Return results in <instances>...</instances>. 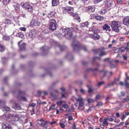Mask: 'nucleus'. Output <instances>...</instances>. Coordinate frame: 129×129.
I'll use <instances>...</instances> for the list:
<instances>
[{
	"label": "nucleus",
	"mask_w": 129,
	"mask_h": 129,
	"mask_svg": "<svg viewBox=\"0 0 129 129\" xmlns=\"http://www.w3.org/2000/svg\"><path fill=\"white\" fill-rule=\"evenodd\" d=\"M46 47L45 46H44L41 48V50L42 51H44L46 50Z\"/></svg>",
	"instance_id": "obj_44"
},
{
	"label": "nucleus",
	"mask_w": 129,
	"mask_h": 129,
	"mask_svg": "<svg viewBox=\"0 0 129 129\" xmlns=\"http://www.w3.org/2000/svg\"><path fill=\"white\" fill-rule=\"evenodd\" d=\"M103 104V103L102 102H99L98 103L97 105L98 106H101Z\"/></svg>",
	"instance_id": "obj_50"
},
{
	"label": "nucleus",
	"mask_w": 129,
	"mask_h": 129,
	"mask_svg": "<svg viewBox=\"0 0 129 129\" xmlns=\"http://www.w3.org/2000/svg\"><path fill=\"white\" fill-rule=\"evenodd\" d=\"M95 8L92 6H90L85 8V11L87 12H93L95 10Z\"/></svg>",
	"instance_id": "obj_13"
},
{
	"label": "nucleus",
	"mask_w": 129,
	"mask_h": 129,
	"mask_svg": "<svg viewBox=\"0 0 129 129\" xmlns=\"http://www.w3.org/2000/svg\"><path fill=\"white\" fill-rule=\"evenodd\" d=\"M60 125L61 127L62 128H64L65 126L64 123H61Z\"/></svg>",
	"instance_id": "obj_51"
},
{
	"label": "nucleus",
	"mask_w": 129,
	"mask_h": 129,
	"mask_svg": "<svg viewBox=\"0 0 129 129\" xmlns=\"http://www.w3.org/2000/svg\"><path fill=\"white\" fill-rule=\"evenodd\" d=\"M115 81H114L110 83H109L107 85L105 86V88H107L108 87H110L112 86L115 82Z\"/></svg>",
	"instance_id": "obj_22"
},
{
	"label": "nucleus",
	"mask_w": 129,
	"mask_h": 129,
	"mask_svg": "<svg viewBox=\"0 0 129 129\" xmlns=\"http://www.w3.org/2000/svg\"><path fill=\"white\" fill-rule=\"evenodd\" d=\"M129 101V98H124L121 101L122 103H123Z\"/></svg>",
	"instance_id": "obj_33"
},
{
	"label": "nucleus",
	"mask_w": 129,
	"mask_h": 129,
	"mask_svg": "<svg viewBox=\"0 0 129 129\" xmlns=\"http://www.w3.org/2000/svg\"><path fill=\"white\" fill-rule=\"evenodd\" d=\"M68 7H62V9L63 13H65L67 12H68Z\"/></svg>",
	"instance_id": "obj_24"
},
{
	"label": "nucleus",
	"mask_w": 129,
	"mask_h": 129,
	"mask_svg": "<svg viewBox=\"0 0 129 129\" xmlns=\"http://www.w3.org/2000/svg\"><path fill=\"white\" fill-rule=\"evenodd\" d=\"M19 100H23L24 101H26V99L24 97H21L20 99L19 98Z\"/></svg>",
	"instance_id": "obj_38"
},
{
	"label": "nucleus",
	"mask_w": 129,
	"mask_h": 129,
	"mask_svg": "<svg viewBox=\"0 0 129 129\" xmlns=\"http://www.w3.org/2000/svg\"><path fill=\"white\" fill-rule=\"evenodd\" d=\"M101 72H103L104 74V77L105 76V75L107 73V71H104V70H102L101 71Z\"/></svg>",
	"instance_id": "obj_55"
},
{
	"label": "nucleus",
	"mask_w": 129,
	"mask_h": 129,
	"mask_svg": "<svg viewBox=\"0 0 129 129\" xmlns=\"http://www.w3.org/2000/svg\"><path fill=\"white\" fill-rule=\"evenodd\" d=\"M108 118H106L104 119L103 123L104 124H105L106 125H108V123L107 121L108 120Z\"/></svg>",
	"instance_id": "obj_26"
},
{
	"label": "nucleus",
	"mask_w": 129,
	"mask_h": 129,
	"mask_svg": "<svg viewBox=\"0 0 129 129\" xmlns=\"http://www.w3.org/2000/svg\"><path fill=\"white\" fill-rule=\"evenodd\" d=\"M5 101L4 100H0V108H1L2 106L4 105L5 103Z\"/></svg>",
	"instance_id": "obj_29"
},
{
	"label": "nucleus",
	"mask_w": 129,
	"mask_h": 129,
	"mask_svg": "<svg viewBox=\"0 0 129 129\" xmlns=\"http://www.w3.org/2000/svg\"><path fill=\"white\" fill-rule=\"evenodd\" d=\"M129 80V77L128 76L126 77V78L124 82H127V80Z\"/></svg>",
	"instance_id": "obj_57"
},
{
	"label": "nucleus",
	"mask_w": 129,
	"mask_h": 129,
	"mask_svg": "<svg viewBox=\"0 0 129 129\" xmlns=\"http://www.w3.org/2000/svg\"><path fill=\"white\" fill-rule=\"evenodd\" d=\"M21 5L22 8H25V10L28 12H32L33 10V7L30 5L28 2L21 3Z\"/></svg>",
	"instance_id": "obj_2"
},
{
	"label": "nucleus",
	"mask_w": 129,
	"mask_h": 129,
	"mask_svg": "<svg viewBox=\"0 0 129 129\" xmlns=\"http://www.w3.org/2000/svg\"><path fill=\"white\" fill-rule=\"evenodd\" d=\"M42 93V92L41 91L38 90L37 91V93L39 96H40Z\"/></svg>",
	"instance_id": "obj_56"
},
{
	"label": "nucleus",
	"mask_w": 129,
	"mask_h": 129,
	"mask_svg": "<svg viewBox=\"0 0 129 129\" xmlns=\"http://www.w3.org/2000/svg\"><path fill=\"white\" fill-rule=\"evenodd\" d=\"M104 48L103 47L102 49H100L93 50V51L95 54H97L99 53V55L101 57L103 56L106 55L107 53L106 52L103 51V49Z\"/></svg>",
	"instance_id": "obj_6"
},
{
	"label": "nucleus",
	"mask_w": 129,
	"mask_h": 129,
	"mask_svg": "<svg viewBox=\"0 0 129 129\" xmlns=\"http://www.w3.org/2000/svg\"><path fill=\"white\" fill-rule=\"evenodd\" d=\"M68 107V105L67 104H64L63 105V107L64 108H67Z\"/></svg>",
	"instance_id": "obj_59"
},
{
	"label": "nucleus",
	"mask_w": 129,
	"mask_h": 129,
	"mask_svg": "<svg viewBox=\"0 0 129 129\" xmlns=\"http://www.w3.org/2000/svg\"><path fill=\"white\" fill-rule=\"evenodd\" d=\"M18 35L19 37V38H22L24 37V35L21 32L19 33Z\"/></svg>",
	"instance_id": "obj_36"
},
{
	"label": "nucleus",
	"mask_w": 129,
	"mask_h": 129,
	"mask_svg": "<svg viewBox=\"0 0 129 129\" xmlns=\"http://www.w3.org/2000/svg\"><path fill=\"white\" fill-rule=\"evenodd\" d=\"M121 94L122 96H124L125 95V92L123 91H121Z\"/></svg>",
	"instance_id": "obj_60"
},
{
	"label": "nucleus",
	"mask_w": 129,
	"mask_h": 129,
	"mask_svg": "<svg viewBox=\"0 0 129 129\" xmlns=\"http://www.w3.org/2000/svg\"><path fill=\"white\" fill-rule=\"evenodd\" d=\"M5 49L4 47L0 44V51H3Z\"/></svg>",
	"instance_id": "obj_28"
},
{
	"label": "nucleus",
	"mask_w": 129,
	"mask_h": 129,
	"mask_svg": "<svg viewBox=\"0 0 129 129\" xmlns=\"http://www.w3.org/2000/svg\"><path fill=\"white\" fill-rule=\"evenodd\" d=\"M51 96L54 98L56 100L57 98V97L56 96V94L54 93L51 92Z\"/></svg>",
	"instance_id": "obj_30"
},
{
	"label": "nucleus",
	"mask_w": 129,
	"mask_h": 129,
	"mask_svg": "<svg viewBox=\"0 0 129 129\" xmlns=\"http://www.w3.org/2000/svg\"><path fill=\"white\" fill-rule=\"evenodd\" d=\"M72 46L74 49L76 51H78L80 49V47L78 41H75L73 42L72 44Z\"/></svg>",
	"instance_id": "obj_8"
},
{
	"label": "nucleus",
	"mask_w": 129,
	"mask_h": 129,
	"mask_svg": "<svg viewBox=\"0 0 129 129\" xmlns=\"http://www.w3.org/2000/svg\"><path fill=\"white\" fill-rule=\"evenodd\" d=\"M63 101H59L58 102H57L56 103L57 104L58 106H60L62 104Z\"/></svg>",
	"instance_id": "obj_39"
},
{
	"label": "nucleus",
	"mask_w": 129,
	"mask_h": 129,
	"mask_svg": "<svg viewBox=\"0 0 129 129\" xmlns=\"http://www.w3.org/2000/svg\"><path fill=\"white\" fill-rule=\"evenodd\" d=\"M123 23L124 25L129 26V17H126L123 19Z\"/></svg>",
	"instance_id": "obj_10"
},
{
	"label": "nucleus",
	"mask_w": 129,
	"mask_h": 129,
	"mask_svg": "<svg viewBox=\"0 0 129 129\" xmlns=\"http://www.w3.org/2000/svg\"><path fill=\"white\" fill-rule=\"evenodd\" d=\"M105 2L106 6L108 7H111L113 4L112 0H106Z\"/></svg>",
	"instance_id": "obj_12"
},
{
	"label": "nucleus",
	"mask_w": 129,
	"mask_h": 129,
	"mask_svg": "<svg viewBox=\"0 0 129 129\" xmlns=\"http://www.w3.org/2000/svg\"><path fill=\"white\" fill-rule=\"evenodd\" d=\"M80 92L83 93V94H84L85 92V91L83 89L81 88V89L80 90Z\"/></svg>",
	"instance_id": "obj_48"
},
{
	"label": "nucleus",
	"mask_w": 129,
	"mask_h": 129,
	"mask_svg": "<svg viewBox=\"0 0 129 129\" xmlns=\"http://www.w3.org/2000/svg\"><path fill=\"white\" fill-rule=\"evenodd\" d=\"M10 1V0H3L2 2L5 5L9 2Z\"/></svg>",
	"instance_id": "obj_37"
},
{
	"label": "nucleus",
	"mask_w": 129,
	"mask_h": 129,
	"mask_svg": "<svg viewBox=\"0 0 129 129\" xmlns=\"http://www.w3.org/2000/svg\"><path fill=\"white\" fill-rule=\"evenodd\" d=\"M20 30L24 31H25L26 30V28L24 27H21L20 28Z\"/></svg>",
	"instance_id": "obj_47"
},
{
	"label": "nucleus",
	"mask_w": 129,
	"mask_h": 129,
	"mask_svg": "<svg viewBox=\"0 0 129 129\" xmlns=\"http://www.w3.org/2000/svg\"><path fill=\"white\" fill-rule=\"evenodd\" d=\"M104 82H99L98 83V85L100 86L102 84H104Z\"/></svg>",
	"instance_id": "obj_49"
},
{
	"label": "nucleus",
	"mask_w": 129,
	"mask_h": 129,
	"mask_svg": "<svg viewBox=\"0 0 129 129\" xmlns=\"http://www.w3.org/2000/svg\"><path fill=\"white\" fill-rule=\"evenodd\" d=\"M123 58L124 60H127V57L125 55H124L123 56Z\"/></svg>",
	"instance_id": "obj_64"
},
{
	"label": "nucleus",
	"mask_w": 129,
	"mask_h": 129,
	"mask_svg": "<svg viewBox=\"0 0 129 129\" xmlns=\"http://www.w3.org/2000/svg\"><path fill=\"white\" fill-rule=\"evenodd\" d=\"M116 66V65L114 64L111 63L110 64V67L111 68H113L115 67Z\"/></svg>",
	"instance_id": "obj_46"
},
{
	"label": "nucleus",
	"mask_w": 129,
	"mask_h": 129,
	"mask_svg": "<svg viewBox=\"0 0 129 129\" xmlns=\"http://www.w3.org/2000/svg\"><path fill=\"white\" fill-rule=\"evenodd\" d=\"M126 116H125L124 114H123L122 116L121 117V119L122 120H123L126 117Z\"/></svg>",
	"instance_id": "obj_53"
},
{
	"label": "nucleus",
	"mask_w": 129,
	"mask_h": 129,
	"mask_svg": "<svg viewBox=\"0 0 129 129\" xmlns=\"http://www.w3.org/2000/svg\"><path fill=\"white\" fill-rule=\"evenodd\" d=\"M93 91L92 89L90 87H89L88 89V92L89 93H90Z\"/></svg>",
	"instance_id": "obj_52"
},
{
	"label": "nucleus",
	"mask_w": 129,
	"mask_h": 129,
	"mask_svg": "<svg viewBox=\"0 0 129 129\" xmlns=\"http://www.w3.org/2000/svg\"><path fill=\"white\" fill-rule=\"evenodd\" d=\"M20 49L22 50H24L25 49L26 44L25 43H22L19 46Z\"/></svg>",
	"instance_id": "obj_20"
},
{
	"label": "nucleus",
	"mask_w": 129,
	"mask_h": 129,
	"mask_svg": "<svg viewBox=\"0 0 129 129\" xmlns=\"http://www.w3.org/2000/svg\"><path fill=\"white\" fill-rule=\"evenodd\" d=\"M3 110H4L6 111H9L10 109L8 107L4 106L3 107Z\"/></svg>",
	"instance_id": "obj_35"
},
{
	"label": "nucleus",
	"mask_w": 129,
	"mask_h": 129,
	"mask_svg": "<svg viewBox=\"0 0 129 129\" xmlns=\"http://www.w3.org/2000/svg\"><path fill=\"white\" fill-rule=\"evenodd\" d=\"M56 21L53 19L50 20L49 29L50 30L53 31L55 30L56 28Z\"/></svg>",
	"instance_id": "obj_3"
},
{
	"label": "nucleus",
	"mask_w": 129,
	"mask_h": 129,
	"mask_svg": "<svg viewBox=\"0 0 129 129\" xmlns=\"http://www.w3.org/2000/svg\"><path fill=\"white\" fill-rule=\"evenodd\" d=\"M100 57H95L93 58V60H100Z\"/></svg>",
	"instance_id": "obj_40"
},
{
	"label": "nucleus",
	"mask_w": 129,
	"mask_h": 129,
	"mask_svg": "<svg viewBox=\"0 0 129 129\" xmlns=\"http://www.w3.org/2000/svg\"><path fill=\"white\" fill-rule=\"evenodd\" d=\"M13 108L15 110H19L22 109L20 106L18 104L15 103L14 106H13Z\"/></svg>",
	"instance_id": "obj_16"
},
{
	"label": "nucleus",
	"mask_w": 129,
	"mask_h": 129,
	"mask_svg": "<svg viewBox=\"0 0 129 129\" xmlns=\"http://www.w3.org/2000/svg\"><path fill=\"white\" fill-rule=\"evenodd\" d=\"M68 12L69 14H70L72 16L74 17L75 19L79 20V19L80 18V17H77V16L78 15L77 14L74 12V11L73 8V7H68Z\"/></svg>",
	"instance_id": "obj_5"
},
{
	"label": "nucleus",
	"mask_w": 129,
	"mask_h": 129,
	"mask_svg": "<svg viewBox=\"0 0 129 129\" xmlns=\"http://www.w3.org/2000/svg\"><path fill=\"white\" fill-rule=\"evenodd\" d=\"M103 30L107 33L110 31L111 29L110 28V27L108 25L105 24L103 26Z\"/></svg>",
	"instance_id": "obj_9"
},
{
	"label": "nucleus",
	"mask_w": 129,
	"mask_h": 129,
	"mask_svg": "<svg viewBox=\"0 0 129 129\" xmlns=\"http://www.w3.org/2000/svg\"><path fill=\"white\" fill-rule=\"evenodd\" d=\"M67 29L66 28H62L60 30V33H61V34H63L64 33L67 32Z\"/></svg>",
	"instance_id": "obj_27"
},
{
	"label": "nucleus",
	"mask_w": 129,
	"mask_h": 129,
	"mask_svg": "<svg viewBox=\"0 0 129 129\" xmlns=\"http://www.w3.org/2000/svg\"><path fill=\"white\" fill-rule=\"evenodd\" d=\"M87 102L88 103L90 104L92 102H93V99L91 98H89L88 99Z\"/></svg>",
	"instance_id": "obj_34"
},
{
	"label": "nucleus",
	"mask_w": 129,
	"mask_h": 129,
	"mask_svg": "<svg viewBox=\"0 0 129 129\" xmlns=\"http://www.w3.org/2000/svg\"><path fill=\"white\" fill-rule=\"evenodd\" d=\"M100 38V36L97 35L96 34H94V38L93 39L94 40H98Z\"/></svg>",
	"instance_id": "obj_32"
},
{
	"label": "nucleus",
	"mask_w": 129,
	"mask_h": 129,
	"mask_svg": "<svg viewBox=\"0 0 129 129\" xmlns=\"http://www.w3.org/2000/svg\"><path fill=\"white\" fill-rule=\"evenodd\" d=\"M13 5L15 11L17 12H18L20 11L19 4L14 3Z\"/></svg>",
	"instance_id": "obj_14"
},
{
	"label": "nucleus",
	"mask_w": 129,
	"mask_h": 129,
	"mask_svg": "<svg viewBox=\"0 0 129 129\" xmlns=\"http://www.w3.org/2000/svg\"><path fill=\"white\" fill-rule=\"evenodd\" d=\"M94 18L95 19L98 20H102L104 19L103 17L100 16H95Z\"/></svg>",
	"instance_id": "obj_21"
},
{
	"label": "nucleus",
	"mask_w": 129,
	"mask_h": 129,
	"mask_svg": "<svg viewBox=\"0 0 129 129\" xmlns=\"http://www.w3.org/2000/svg\"><path fill=\"white\" fill-rule=\"evenodd\" d=\"M100 95H97L95 97V99L96 100L99 99L100 98Z\"/></svg>",
	"instance_id": "obj_54"
},
{
	"label": "nucleus",
	"mask_w": 129,
	"mask_h": 129,
	"mask_svg": "<svg viewBox=\"0 0 129 129\" xmlns=\"http://www.w3.org/2000/svg\"><path fill=\"white\" fill-rule=\"evenodd\" d=\"M5 23L8 24H11V25L12 26H14L15 25L14 24L12 23H11V21L9 19H6L5 20Z\"/></svg>",
	"instance_id": "obj_19"
},
{
	"label": "nucleus",
	"mask_w": 129,
	"mask_h": 129,
	"mask_svg": "<svg viewBox=\"0 0 129 129\" xmlns=\"http://www.w3.org/2000/svg\"><path fill=\"white\" fill-rule=\"evenodd\" d=\"M89 25V23L88 22H85L81 24V26L82 27H88Z\"/></svg>",
	"instance_id": "obj_23"
},
{
	"label": "nucleus",
	"mask_w": 129,
	"mask_h": 129,
	"mask_svg": "<svg viewBox=\"0 0 129 129\" xmlns=\"http://www.w3.org/2000/svg\"><path fill=\"white\" fill-rule=\"evenodd\" d=\"M107 12V10L106 9H104L100 11V13L101 14H105Z\"/></svg>",
	"instance_id": "obj_31"
},
{
	"label": "nucleus",
	"mask_w": 129,
	"mask_h": 129,
	"mask_svg": "<svg viewBox=\"0 0 129 129\" xmlns=\"http://www.w3.org/2000/svg\"><path fill=\"white\" fill-rule=\"evenodd\" d=\"M36 105V104L34 103H33L31 104L30 105V106L32 107H34Z\"/></svg>",
	"instance_id": "obj_58"
},
{
	"label": "nucleus",
	"mask_w": 129,
	"mask_h": 129,
	"mask_svg": "<svg viewBox=\"0 0 129 129\" xmlns=\"http://www.w3.org/2000/svg\"><path fill=\"white\" fill-rule=\"evenodd\" d=\"M124 85L127 87H129V83H127V82H124Z\"/></svg>",
	"instance_id": "obj_42"
},
{
	"label": "nucleus",
	"mask_w": 129,
	"mask_h": 129,
	"mask_svg": "<svg viewBox=\"0 0 129 129\" xmlns=\"http://www.w3.org/2000/svg\"><path fill=\"white\" fill-rule=\"evenodd\" d=\"M83 99L82 98L80 97L78 98L77 101V102H82Z\"/></svg>",
	"instance_id": "obj_41"
},
{
	"label": "nucleus",
	"mask_w": 129,
	"mask_h": 129,
	"mask_svg": "<svg viewBox=\"0 0 129 129\" xmlns=\"http://www.w3.org/2000/svg\"><path fill=\"white\" fill-rule=\"evenodd\" d=\"M84 105V103L83 102H80V103H79V106L80 107H82Z\"/></svg>",
	"instance_id": "obj_45"
},
{
	"label": "nucleus",
	"mask_w": 129,
	"mask_h": 129,
	"mask_svg": "<svg viewBox=\"0 0 129 129\" xmlns=\"http://www.w3.org/2000/svg\"><path fill=\"white\" fill-rule=\"evenodd\" d=\"M59 3V0H52V4L53 6L57 5Z\"/></svg>",
	"instance_id": "obj_17"
},
{
	"label": "nucleus",
	"mask_w": 129,
	"mask_h": 129,
	"mask_svg": "<svg viewBox=\"0 0 129 129\" xmlns=\"http://www.w3.org/2000/svg\"><path fill=\"white\" fill-rule=\"evenodd\" d=\"M55 106L54 105H52L51 106L49 109V110H53Z\"/></svg>",
	"instance_id": "obj_43"
},
{
	"label": "nucleus",
	"mask_w": 129,
	"mask_h": 129,
	"mask_svg": "<svg viewBox=\"0 0 129 129\" xmlns=\"http://www.w3.org/2000/svg\"><path fill=\"white\" fill-rule=\"evenodd\" d=\"M111 24L113 31L117 32L118 31L119 27L120 26V24L119 22L113 21L112 22Z\"/></svg>",
	"instance_id": "obj_1"
},
{
	"label": "nucleus",
	"mask_w": 129,
	"mask_h": 129,
	"mask_svg": "<svg viewBox=\"0 0 129 129\" xmlns=\"http://www.w3.org/2000/svg\"><path fill=\"white\" fill-rule=\"evenodd\" d=\"M72 128L73 129H77L75 124H73V125Z\"/></svg>",
	"instance_id": "obj_63"
},
{
	"label": "nucleus",
	"mask_w": 129,
	"mask_h": 129,
	"mask_svg": "<svg viewBox=\"0 0 129 129\" xmlns=\"http://www.w3.org/2000/svg\"><path fill=\"white\" fill-rule=\"evenodd\" d=\"M2 127L3 129H12L11 126L7 123H3Z\"/></svg>",
	"instance_id": "obj_11"
},
{
	"label": "nucleus",
	"mask_w": 129,
	"mask_h": 129,
	"mask_svg": "<svg viewBox=\"0 0 129 129\" xmlns=\"http://www.w3.org/2000/svg\"><path fill=\"white\" fill-rule=\"evenodd\" d=\"M70 110L69 108H67L66 110V113H68L69 112H70Z\"/></svg>",
	"instance_id": "obj_61"
},
{
	"label": "nucleus",
	"mask_w": 129,
	"mask_h": 129,
	"mask_svg": "<svg viewBox=\"0 0 129 129\" xmlns=\"http://www.w3.org/2000/svg\"><path fill=\"white\" fill-rule=\"evenodd\" d=\"M40 22L39 20L38 19H33L30 23V25L32 26H37L39 25Z\"/></svg>",
	"instance_id": "obj_7"
},
{
	"label": "nucleus",
	"mask_w": 129,
	"mask_h": 129,
	"mask_svg": "<svg viewBox=\"0 0 129 129\" xmlns=\"http://www.w3.org/2000/svg\"><path fill=\"white\" fill-rule=\"evenodd\" d=\"M73 30V28L72 27L68 28L67 30V33L64 35L65 37L68 39L71 38L72 36V32Z\"/></svg>",
	"instance_id": "obj_4"
},
{
	"label": "nucleus",
	"mask_w": 129,
	"mask_h": 129,
	"mask_svg": "<svg viewBox=\"0 0 129 129\" xmlns=\"http://www.w3.org/2000/svg\"><path fill=\"white\" fill-rule=\"evenodd\" d=\"M43 94L44 95H47V92L46 91H44L43 92Z\"/></svg>",
	"instance_id": "obj_62"
},
{
	"label": "nucleus",
	"mask_w": 129,
	"mask_h": 129,
	"mask_svg": "<svg viewBox=\"0 0 129 129\" xmlns=\"http://www.w3.org/2000/svg\"><path fill=\"white\" fill-rule=\"evenodd\" d=\"M3 39L5 40L6 41H9L10 40V38L9 37L6 36H4L3 37Z\"/></svg>",
	"instance_id": "obj_25"
},
{
	"label": "nucleus",
	"mask_w": 129,
	"mask_h": 129,
	"mask_svg": "<svg viewBox=\"0 0 129 129\" xmlns=\"http://www.w3.org/2000/svg\"><path fill=\"white\" fill-rule=\"evenodd\" d=\"M36 30H31L29 34V36L30 38H32L35 37L36 35Z\"/></svg>",
	"instance_id": "obj_15"
},
{
	"label": "nucleus",
	"mask_w": 129,
	"mask_h": 129,
	"mask_svg": "<svg viewBox=\"0 0 129 129\" xmlns=\"http://www.w3.org/2000/svg\"><path fill=\"white\" fill-rule=\"evenodd\" d=\"M55 14V12H51L50 13L48 14L47 16L49 18H51L54 16Z\"/></svg>",
	"instance_id": "obj_18"
}]
</instances>
